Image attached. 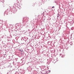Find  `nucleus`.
<instances>
[{
	"label": "nucleus",
	"instance_id": "nucleus-1",
	"mask_svg": "<svg viewBox=\"0 0 74 74\" xmlns=\"http://www.w3.org/2000/svg\"><path fill=\"white\" fill-rule=\"evenodd\" d=\"M54 6H53V7H52V8H54Z\"/></svg>",
	"mask_w": 74,
	"mask_h": 74
}]
</instances>
